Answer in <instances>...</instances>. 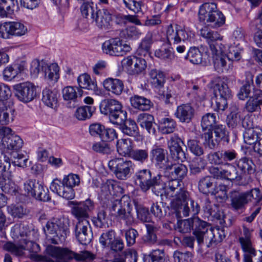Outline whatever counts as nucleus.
Wrapping results in <instances>:
<instances>
[{"label": "nucleus", "mask_w": 262, "mask_h": 262, "mask_svg": "<svg viewBox=\"0 0 262 262\" xmlns=\"http://www.w3.org/2000/svg\"><path fill=\"white\" fill-rule=\"evenodd\" d=\"M193 226L196 227L193 235L200 246L205 243L207 247L209 248L213 244L220 242L223 239H216L214 230L209 228L206 222L198 218L194 219L192 223L189 220H178L176 230L181 233H187L190 231Z\"/></svg>", "instance_id": "f257e3e1"}, {"label": "nucleus", "mask_w": 262, "mask_h": 262, "mask_svg": "<svg viewBox=\"0 0 262 262\" xmlns=\"http://www.w3.org/2000/svg\"><path fill=\"white\" fill-rule=\"evenodd\" d=\"M23 141L19 136L12 133L2 139L0 147L2 156L0 157V174L4 172H11L10 158L9 155H12L21 148Z\"/></svg>", "instance_id": "f03ea898"}, {"label": "nucleus", "mask_w": 262, "mask_h": 262, "mask_svg": "<svg viewBox=\"0 0 262 262\" xmlns=\"http://www.w3.org/2000/svg\"><path fill=\"white\" fill-rule=\"evenodd\" d=\"M198 18L200 22L214 29L222 27L226 20L225 16L215 3H205L201 5Z\"/></svg>", "instance_id": "7ed1b4c3"}, {"label": "nucleus", "mask_w": 262, "mask_h": 262, "mask_svg": "<svg viewBox=\"0 0 262 262\" xmlns=\"http://www.w3.org/2000/svg\"><path fill=\"white\" fill-rule=\"evenodd\" d=\"M166 39L169 44L176 46V50L178 53H183L186 50L184 45H179L182 41L190 40L194 36V34L188 28L178 24L173 26L170 25L166 30Z\"/></svg>", "instance_id": "20e7f679"}, {"label": "nucleus", "mask_w": 262, "mask_h": 262, "mask_svg": "<svg viewBox=\"0 0 262 262\" xmlns=\"http://www.w3.org/2000/svg\"><path fill=\"white\" fill-rule=\"evenodd\" d=\"M69 220L64 217H53L48 221L43 228L46 239L57 244L58 239H64L69 232Z\"/></svg>", "instance_id": "39448f33"}, {"label": "nucleus", "mask_w": 262, "mask_h": 262, "mask_svg": "<svg viewBox=\"0 0 262 262\" xmlns=\"http://www.w3.org/2000/svg\"><path fill=\"white\" fill-rule=\"evenodd\" d=\"M100 109L102 114L109 116L113 124L123 125L127 119V112L122 109V104L117 100H104L100 104Z\"/></svg>", "instance_id": "423d86ee"}, {"label": "nucleus", "mask_w": 262, "mask_h": 262, "mask_svg": "<svg viewBox=\"0 0 262 262\" xmlns=\"http://www.w3.org/2000/svg\"><path fill=\"white\" fill-rule=\"evenodd\" d=\"M30 71L34 77L42 72L46 79L54 82H57L59 78V67L56 63H48L44 60L35 59L31 62Z\"/></svg>", "instance_id": "0eeeda50"}, {"label": "nucleus", "mask_w": 262, "mask_h": 262, "mask_svg": "<svg viewBox=\"0 0 262 262\" xmlns=\"http://www.w3.org/2000/svg\"><path fill=\"white\" fill-rule=\"evenodd\" d=\"M226 47L222 43H210V49L212 55L213 62L215 70L219 73L231 71L232 61L228 59L225 53Z\"/></svg>", "instance_id": "6e6552de"}, {"label": "nucleus", "mask_w": 262, "mask_h": 262, "mask_svg": "<svg viewBox=\"0 0 262 262\" xmlns=\"http://www.w3.org/2000/svg\"><path fill=\"white\" fill-rule=\"evenodd\" d=\"M214 98L212 106L216 111H224L228 106L227 100L230 98L231 92L225 82L217 78L213 86Z\"/></svg>", "instance_id": "1a4fd4ad"}, {"label": "nucleus", "mask_w": 262, "mask_h": 262, "mask_svg": "<svg viewBox=\"0 0 262 262\" xmlns=\"http://www.w3.org/2000/svg\"><path fill=\"white\" fill-rule=\"evenodd\" d=\"M111 213L125 221L127 226L134 223V219L130 212L129 199L127 196H122L120 200H116L112 202L111 208Z\"/></svg>", "instance_id": "9d476101"}, {"label": "nucleus", "mask_w": 262, "mask_h": 262, "mask_svg": "<svg viewBox=\"0 0 262 262\" xmlns=\"http://www.w3.org/2000/svg\"><path fill=\"white\" fill-rule=\"evenodd\" d=\"M28 32L27 27L18 21H9L0 24V37L10 39L13 37H21Z\"/></svg>", "instance_id": "9b49d317"}, {"label": "nucleus", "mask_w": 262, "mask_h": 262, "mask_svg": "<svg viewBox=\"0 0 262 262\" xmlns=\"http://www.w3.org/2000/svg\"><path fill=\"white\" fill-rule=\"evenodd\" d=\"M108 166L118 179L126 180L130 176L134 164L130 160L115 158L108 162Z\"/></svg>", "instance_id": "f8f14e48"}, {"label": "nucleus", "mask_w": 262, "mask_h": 262, "mask_svg": "<svg viewBox=\"0 0 262 262\" xmlns=\"http://www.w3.org/2000/svg\"><path fill=\"white\" fill-rule=\"evenodd\" d=\"M137 183H138L142 190L146 191L151 187H154L155 189V193L158 195L160 193L161 194L160 190L163 188V185H161V177L157 176L154 179L151 178V173L149 170L144 169L139 171L136 174Z\"/></svg>", "instance_id": "ddd939ff"}, {"label": "nucleus", "mask_w": 262, "mask_h": 262, "mask_svg": "<svg viewBox=\"0 0 262 262\" xmlns=\"http://www.w3.org/2000/svg\"><path fill=\"white\" fill-rule=\"evenodd\" d=\"M253 230L243 226V233L238 238L242 251L244 252V262H253L252 257L256 255V251L252 240Z\"/></svg>", "instance_id": "4468645a"}, {"label": "nucleus", "mask_w": 262, "mask_h": 262, "mask_svg": "<svg viewBox=\"0 0 262 262\" xmlns=\"http://www.w3.org/2000/svg\"><path fill=\"white\" fill-rule=\"evenodd\" d=\"M37 88V85L29 81L13 86L15 96L20 101L26 103L32 101L36 97Z\"/></svg>", "instance_id": "2eb2a0df"}, {"label": "nucleus", "mask_w": 262, "mask_h": 262, "mask_svg": "<svg viewBox=\"0 0 262 262\" xmlns=\"http://www.w3.org/2000/svg\"><path fill=\"white\" fill-rule=\"evenodd\" d=\"M24 190L28 196L33 197L36 200L44 202L50 200L48 190L34 179L26 180L24 183Z\"/></svg>", "instance_id": "dca6fc26"}, {"label": "nucleus", "mask_w": 262, "mask_h": 262, "mask_svg": "<svg viewBox=\"0 0 262 262\" xmlns=\"http://www.w3.org/2000/svg\"><path fill=\"white\" fill-rule=\"evenodd\" d=\"M46 253L45 258L48 262H69L74 256V252L68 248L52 245L47 247Z\"/></svg>", "instance_id": "f3484780"}, {"label": "nucleus", "mask_w": 262, "mask_h": 262, "mask_svg": "<svg viewBox=\"0 0 262 262\" xmlns=\"http://www.w3.org/2000/svg\"><path fill=\"white\" fill-rule=\"evenodd\" d=\"M75 206L72 207V214L77 220V224H83L84 222H89V213L94 209V202L90 199H87L81 202H72Z\"/></svg>", "instance_id": "a211bd4d"}, {"label": "nucleus", "mask_w": 262, "mask_h": 262, "mask_svg": "<svg viewBox=\"0 0 262 262\" xmlns=\"http://www.w3.org/2000/svg\"><path fill=\"white\" fill-rule=\"evenodd\" d=\"M103 53L113 56H122L131 50L130 46L119 38L105 41L102 45Z\"/></svg>", "instance_id": "6ab92c4d"}, {"label": "nucleus", "mask_w": 262, "mask_h": 262, "mask_svg": "<svg viewBox=\"0 0 262 262\" xmlns=\"http://www.w3.org/2000/svg\"><path fill=\"white\" fill-rule=\"evenodd\" d=\"M124 69L130 75H138L143 74L147 67L146 61L141 57L128 56L122 61Z\"/></svg>", "instance_id": "aec40b11"}, {"label": "nucleus", "mask_w": 262, "mask_h": 262, "mask_svg": "<svg viewBox=\"0 0 262 262\" xmlns=\"http://www.w3.org/2000/svg\"><path fill=\"white\" fill-rule=\"evenodd\" d=\"M186 198L184 200L174 203L175 215L178 218L181 217V213L184 216H188L190 213L197 214L200 211L199 204L192 200H188L185 203Z\"/></svg>", "instance_id": "412c9836"}, {"label": "nucleus", "mask_w": 262, "mask_h": 262, "mask_svg": "<svg viewBox=\"0 0 262 262\" xmlns=\"http://www.w3.org/2000/svg\"><path fill=\"white\" fill-rule=\"evenodd\" d=\"M181 144L183 141L177 135H173L167 142L168 147L173 159L183 162L185 159V154L183 150Z\"/></svg>", "instance_id": "4be33fe9"}, {"label": "nucleus", "mask_w": 262, "mask_h": 262, "mask_svg": "<svg viewBox=\"0 0 262 262\" xmlns=\"http://www.w3.org/2000/svg\"><path fill=\"white\" fill-rule=\"evenodd\" d=\"M236 167L232 165L234 168V176L233 178V181H240L244 175L246 173H251L254 171L253 167L254 164L252 160L247 158L244 157L235 162Z\"/></svg>", "instance_id": "5701e85b"}, {"label": "nucleus", "mask_w": 262, "mask_h": 262, "mask_svg": "<svg viewBox=\"0 0 262 262\" xmlns=\"http://www.w3.org/2000/svg\"><path fill=\"white\" fill-rule=\"evenodd\" d=\"M179 180L171 179L168 183V186L166 188L165 192L168 196L172 198V205L174 207V203L179 202L180 201L184 200L186 197V192L182 190L179 187Z\"/></svg>", "instance_id": "b1692460"}, {"label": "nucleus", "mask_w": 262, "mask_h": 262, "mask_svg": "<svg viewBox=\"0 0 262 262\" xmlns=\"http://www.w3.org/2000/svg\"><path fill=\"white\" fill-rule=\"evenodd\" d=\"M82 90L78 87L67 86L62 90V96L69 107H74L78 99L82 97Z\"/></svg>", "instance_id": "393cba45"}, {"label": "nucleus", "mask_w": 262, "mask_h": 262, "mask_svg": "<svg viewBox=\"0 0 262 262\" xmlns=\"http://www.w3.org/2000/svg\"><path fill=\"white\" fill-rule=\"evenodd\" d=\"M124 193L123 189L112 180H107L101 187V197L110 199L112 196H120Z\"/></svg>", "instance_id": "a878e982"}, {"label": "nucleus", "mask_w": 262, "mask_h": 262, "mask_svg": "<svg viewBox=\"0 0 262 262\" xmlns=\"http://www.w3.org/2000/svg\"><path fill=\"white\" fill-rule=\"evenodd\" d=\"M233 171L234 168L232 167V164L227 162L224 164V168L211 166L209 169V173L214 178L217 179H226L230 181H233V178H234V173Z\"/></svg>", "instance_id": "bb28decb"}, {"label": "nucleus", "mask_w": 262, "mask_h": 262, "mask_svg": "<svg viewBox=\"0 0 262 262\" xmlns=\"http://www.w3.org/2000/svg\"><path fill=\"white\" fill-rule=\"evenodd\" d=\"M75 230L76 238L80 243L86 245L91 242L92 233L89 222H84L83 224H76Z\"/></svg>", "instance_id": "cd10ccee"}, {"label": "nucleus", "mask_w": 262, "mask_h": 262, "mask_svg": "<svg viewBox=\"0 0 262 262\" xmlns=\"http://www.w3.org/2000/svg\"><path fill=\"white\" fill-rule=\"evenodd\" d=\"M58 98V93L55 90L47 88L43 90L41 100L46 106L57 110L59 105Z\"/></svg>", "instance_id": "c85d7f7f"}, {"label": "nucleus", "mask_w": 262, "mask_h": 262, "mask_svg": "<svg viewBox=\"0 0 262 262\" xmlns=\"http://www.w3.org/2000/svg\"><path fill=\"white\" fill-rule=\"evenodd\" d=\"M185 59H188L193 64H206L209 61V55L205 52L203 54L198 48L191 47L187 52Z\"/></svg>", "instance_id": "c756f323"}, {"label": "nucleus", "mask_w": 262, "mask_h": 262, "mask_svg": "<svg viewBox=\"0 0 262 262\" xmlns=\"http://www.w3.org/2000/svg\"><path fill=\"white\" fill-rule=\"evenodd\" d=\"M194 115V110L189 104L178 106L174 113L176 117L181 122H189Z\"/></svg>", "instance_id": "7c9ffc66"}, {"label": "nucleus", "mask_w": 262, "mask_h": 262, "mask_svg": "<svg viewBox=\"0 0 262 262\" xmlns=\"http://www.w3.org/2000/svg\"><path fill=\"white\" fill-rule=\"evenodd\" d=\"M80 183V178L77 174L70 173L63 177L62 184L64 185L67 192L71 200L75 197V192L73 188L78 186Z\"/></svg>", "instance_id": "2f4dec72"}, {"label": "nucleus", "mask_w": 262, "mask_h": 262, "mask_svg": "<svg viewBox=\"0 0 262 262\" xmlns=\"http://www.w3.org/2000/svg\"><path fill=\"white\" fill-rule=\"evenodd\" d=\"M104 89L112 94L120 95L124 90V84L122 80L113 78H108L103 82Z\"/></svg>", "instance_id": "473e14b6"}, {"label": "nucleus", "mask_w": 262, "mask_h": 262, "mask_svg": "<svg viewBox=\"0 0 262 262\" xmlns=\"http://www.w3.org/2000/svg\"><path fill=\"white\" fill-rule=\"evenodd\" d=\"M243 138L245 143L252 145L253 148L262 138V130L257 127L246 129L243 134Z\"/></svg>", "instance_id": "72a5a7b5"}, {"label": "nucleus", "mask_w": 262, "mask_h": 262, "mask_svg": "<svg viewBox=\"0 0 262 262\" xmlns=\"http://www.w3.org/2000/svg\"><path fill=\"white\" fill-rule=\"evenodd\" d=\"M77 82L80 89H83L93 91L96 94L100 93V91L98 88L96 81L92 80L91 76L88 74H81L77 78Z\"/></svg>", "instance_id": "f704fd0d"}, {"label": "nucleus", "mask_w": 262, "mask_h": 262, "mask_svg": "<svg viewBox=\"0 0 262 262\" xmlns=\"http://www.w3.org/2000/svg\"><path fill=\"white\" fill-rule=\"evenodd\" d=\"M187 167L183 164H174L168 165L166 168V172L171 174V179L181 180L187 173Z\"/></svg>", "instance_id": "c9c22d12"}, {"label": "nucleus", "mask_w": 262, "mask_h": 262, "mask_svg": "<svg viewBox=\"0 0 262 262\" xmlns=\"http://www.w3.org/2000/svg\"><path fill=\"white\" fill-rule=\"evenodd\" d=\"M97 25L100 28H107L112 20V14L110 12L106 9L99 10L94 15V18Z\"/></svg>", "instance_id": "e433bc0d"}, {"label": "nucleus", "mask_w": 262, "mask_h": 262, "mask_svg": "<svg viewBox=\"0 0 262 262\" xmlns=\"http://www.w3.org/2000/svg\"><path fill=\"white\" fill-rule=\"evenodd\" d=\"M167 151L162 146L156 144L153 145L150 151V157L152 162L160 167H162V164L165 160Z\"/></svg>", "instance_id": "4c0bfd02"}, {"label": "nucleus", "mask_w": 262, "mask_h": 262, "mask_svg": "<svg viewBox=\"0 0 262 262\" xmlns=\"http://www.w3.org/2000/svg\"><path fill=\"white\" fill-rule=\"evenodd\" d=\"M230 199L231 206L236 210L243 209L249 203L245 192H233Z\"/></svg>", "instance_id": "58836bf2"}, {"label": "nucleus", "mask_w": 262, "mask_h": 262, "mask_svg": "<svg viewBox=\"0 0 262 262\" xmlns=\"http://www.w3.org/2000/svg\"><path fill=\"white\" fill-rule=\"evenodd\" d=\"M12 172L0 174V188L5 193H11L15 190V183L10 179Z\"/></svg>", "instance_id": "ea45409f"}, {"label": "nucleus", "mask_w": 262, "mask_h": 262, "mask_svg": "<svg viewBox=\"0 0 262 262\" xmlns=\"http://www.w3.org/2000/svg\"><path fill=\"white\" fill-rule=\"evenodd\" d=\"M14 111L6 103L0 102V123L7 125L13 120Z\"/></svg>", "instance_id": "a19ab883"}, {"label": "nucleus", "mask_w": 262, "mask_h": 262, "mask_svg": "<svg viewBox=\"0 0 262 262\" xmlns=\"http://www.w3.org/2000/svg\"><path fill=\"white\" fill-rule=\"evenodd\" d=\"M154 121V117L147 113L139 114L137 119V122L140 126L145 128L149 133L155 132V129L152 127Z\"/></svg>", "instance_id": "79ce46f5"}, {"label": "nucleus", "mask_w": 262, "mask_h": 262, "mask_svg": "<svg viewBox=\"0 0 262 262\" xmlns=\"http://www.w3.org/2000/svg\"><path fill=\"white\" fill-rule=\"evenodd\" d=\"M132 106L141 111H147L151 106L150 101L142 96L135 95L130 98Z\"/></svg>", "instance_id": "37998d69"}, {"label": "nucleus", "mask_w": 262, "mask_h": 262, "mask_svg": "<svg viewBox=\"0 0 262 262\" xmlns=\"http://www.w3.org/2000/svg\"><path fill=\"white\" fill-rule=\"evenodd\" d=\"M116 146L117 152L122 156H129L133 150L132 142L128 138L118 140Z\"/></svg>", "instance_id": "c03bdc74"}, {"label": "nucleus", "mask_w": 262, "mask_h": 262, "mask_svg": "<svg viewBox=\"0 0 262 262\" xmlns=\"http://www.w3.org/2000/svg\"><path fill=\"white\" fill-rule=\"evenodd\" d=\"M50 190L57 194L59 196L62 197L67 200H71L69 195L67 192L66 187L62 184V181L58 178H55L53 180L50 185Z\"/></svg>", "instance_id": "a18cd8bd"}, {"label": "nucleus", "mask_w": 262, "mask_h": 262, "mask_svg": "<svg viewBox=\"0 0 262 262\" xmlns=\"http://www.w3.org/2000/svg\"><path fill=\"white\" fill-rule=\"evenodd\" d=\"M176 127V122L171 118H163L159 122V129L163 134L173 133Z\"/></svg>", "instance_id": "49530a36"}, {"label": "nucleus", "mask_w": 262, "mask_h": 262, "mask_svg": "<svg viewBox=\"0 0 262 262\" xmlns=\"http://www.w3.org/2000/svg\"><path fill=\"white\" fill-rule=\"evenodd\" d=\"M206 25L200 30L201 36L210 43L217 40H221L223 37L217 31L211 30Z\"/></svg>", "instance_id": "de8ad7c7"}, {"label": "nucleus", "mask_w": 262, "mask_h": 262, "mask_svg": "<svg viewBox=\"0 0 262 262\" xmlns=\"http://www.w3.org/2000/svg\"><path fill=\"white\" fill-rule=\"evenodd\" d=\"M188 96L192 102H202L205 99L206 93L204 89L194 85Z\"/></svg>", "instance_id": "09e8293b"}, {"label": "nucleus", "mask_w": 262, "mask_h": 262, "mask_svg": "<svg viewBox=\"0 0 262 262\" xmlns=\"http://www.w3.org/2000/svg\"><path fill=\"white\" fill-rule=\"evenodd\" d=\"M8 213L12 216L22 218L28 213L27 209L20 204L11 205L7 207Z\"/></svg>", "instance_id": "8fccbe9b"}, {"label": "nucleus", "mask_w": 262, "mask_h": 262, "mask_svg": "<svg viewBox=\"0 0 262 262\" xmlns=\"http://www.w3.org/2000/svg\"><path fill=\"white\" fill-rule=\"evenodd\" d=\"M159 39V35L157 31L148 32L141 42V48L147 51L153 42L158 41Z\"/></svg>", "instance_id": "3c124183"}, {"label": "nucleus", "mask_w": 262, "mask_h": 262, "mask_svg": "<svg viewBox=\"0 0 262 262\" xmlns=\"http://www.w3.org/2000/svg\"><path fill=\"white\" fill-rule=\"evenodd\" d=\"M30 231L29 230L28 226L25 225L24 224H15L11 229L12 235L16 238L21 237H27Z\"/></svg>", "instance_id": "603ef678"}, {"label": "nucleus", "mask_w": 262, "mask_h": 262, "mask_svg": "<svg viewBox=\"0 0 262 262\" xmlns=\"http://www.w3.org/2000/svg\"><path fill=\"white\" fill-rule=\"evenodd\" d=\"M205 161L201 158H194L189 162V168L190 173L196 174L204 169Z\"/></svg>", "instance_id": "864d4df0"}, {"label": "nucleus", "mask_w": 262, "mask_h": 262, "mask_svg": "<svg viewBox=\"0 0 262 262\" xmlns=\"http://www.w3.org/2000/svg\"><path fill=\"white\" fill-rule=\"evenodd\" d=\"M259 99L256 96V90L254 91L252 96L250 97L248 100L245 104L246 110L249 113L258 111L260 108Z\"/></svg>", "instance_id": "5fc2aeb1"}, {"label": "nucleus", "mask_w": 262, "mask_h": 262, "mask_svg": "<svg viewBox=\"0 0 262 262\" xmlns=\"http://www.w3.org/2000/svg\"><path fill=\"white\" fill-rule=\"evenodd\" d=\"M149 76L151 78V84L155 87L162 86L165 81L163 73L156 69H152L150 71Z\"/></svg>", "instance_id": "6e6d98bb"}, {"label": "nucleus", "mask_w": 262, "mask_h": 262, "mask_svg": "<svg viewBox=\"0 0 262 262\" xmlns=\"http://www.w3.org/2000/svg\"><path fill=\"white\" fill-rule=\"evenodd\" d=\"M94 111V108L92 106H81L77 109L75 113V116L79 120H84L92 116Z\"/></svg>", "instance_id": "4d7b16f0"}, {"label": "nucleus", "mask_w": 262, "mask_h": 262, "mask_svg": "<svg viewBox=\"0 0 262 262\" xmlns=\"http://www.w3.org/2000/svg\"><path fill=\"white\" fill-rule=\"evenodd\" d=\"M155 54L156 57L168 61L172 60L174 58L173 49L170 47L157 50Z\"/></svg>", "instance_id": "13d9d810"}, {"label": "nucleus", "mask_w": 262, "mask_h": 262, "mask_svg": "<svg viewBox=\"0 0 262 262\" xmlns=\"http://www.w3.org/2000/svg\"><path fill=\"white\" fill-rule=\"evenodd\" d=\"M216 117L214 114L207 113L204 115L201 120V126L203 129H209L215 126L216 123Z\"/></svg>", "instance_id": "bf43d9fd"}, {"label": "nucleus", "mask_w": 262, "mask_h": 262, "mask_svg": "<svg viewBox=\"0 0 262 262\" xmlns=\"http://www.w3.org/2000/svg\"><path fill=\"white\" fill-rule=\"evenodd\" d=\"M164 253L163 250H152L144 257V262H163Z\"/></svg>", "instance_id": "052dcab7"}, {"label": "nucleus", "mask_w": 262, "mask_h": 262, "mask_svg": "<svg viewBox=\"0 0 262 262\" xmlns=\"http://www.w3.org/2000/svg\"><path fill=\"white\" fill-rule=\"evenodd\" d=\"M4 249L16 256H21L24 254L25 247L23 245H15L11 242H7L4 245Z\"/></svg>", "instance_id": "680f3d73"}, {"label": "nucleus", "mask_w": 262, "mask_h": 262, "mask_svg": "<svg viewBox=\"0 0 262 262\" xmlns=\"http://www.w3.org/2000/svg\"><path fill=\"white\" fill-rule=\"evenodd\" d=\"M201 138L203 140L204 146L210 149L214 148L219 142V141H216V138L215 140L213 139L212 133L210 130L204 133Z\"/></svg>", "instance_id": "e2e57ef3"}, {"label": "nucleus", "mask_w": 262, "mask_h": 262, "mask_svg": "<svg viewBox=\"0 0 262 262\" xmlns=\"http://www.w3.org/2000/svg\"><path fill=\"white\" fill-rule=\"evenodd\" d=\"M121 129L124 134L130 136L135 137L139 134L138 126L136 122L132 120H128L127 125H122Z\"/></svg>", "instance_id": "0e129e2a"}, {"label": "nucleus", "mask_w": 262, "mask_h": 262, "mask_svg": "<svg viewBox=\"0 0 262 262\" xmlns=\"http://www.w3.org/2000/svg\"><path fill=\"white\" fill-rule=\"evenodd\" d=\"M213 185V179L210 176L202 178L199 182V189L203 193L211 192L210 188Z\"/></svg>", "instance_id": "69168bd1"}, {"label": "nucleus", "mask_w": 262, "mask_h": 262, "mask_svg": "<svg viewBox=\"0 0 262 262\" xmlns=\"http://www.w3.org/2000/svg\"><path fill=\"white\" fill-rule=\"evenodd\" d=\"M129 156L134 160L143 163L147 160L148 153L146 149H137L133 150Z\"/></svg>", "instance_id": "338daca9"}, {"label": "nucleus", "mask_w": 262, "mask_h": 262, "mask_svg": "<svg viewBox=\"0 0 262 262\" xmlns=\"http://www.w3.org/2000/svg\"><path fill=\"white\" fill-rule=\"evenodd\" d=\"M114 239H115V231L109 230L101 234L99 238V242L103 247H109Z\"/></svg>", "instance_id": "774afa93"}]
</instances>
